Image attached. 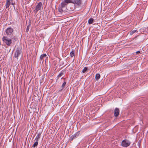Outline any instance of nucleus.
<instances>
[{
    "label": "nucleus",
    "instance_id": "7ed1b4c3",
    "mask_svg": "<svg viewBox=\"0 0 148 148\" xmlns=\"http://www.w3.org/2000/svg\"><path fill=\"white\" fill-rule=\"evenodd\" d=\"M14 29L11 27H8L5 30V32L7 35L6 36L12 37L15 36L13 35Z\"/></svg>",
    "mask_w": 148,
    "mask_h": 148
},
{
    "label": "nucleus",
    "instance_id": "f257e3e1",
    "mask_svg": "<svg viewBox=\"0 0 148 148\" xmlns=\"http://www.w3.org/2000/svg\"><path fill=\"white\" fill-rule=\"evenodd\" d=\"M3 42L5 43L8 46H10L12 42H14L17 40L16 36H14L12 37L8 36H3L2 38Z\"/></svg>",
    "mask_w": 148,
    "mask_h": 148
},
{
    "label": "nucleus",
    "instance_id": "4be33fe9",
    "mask_svg": "<svg viewBox=\"0 0 148 148\" xmlns=\"http://www.w3.org/2000/svg\"><path fill=\"white\" fill-rule=\"evenodd\" d=\"M66 82H64L63 83V84H62L61 86V87L62 88V89L61 90H62L64 88L65 86L66 85Z\"/></svg>",
    "mask_w": 148,
    "mask_h": 148
},
{
    "label": "nucleus",
    "instance_id": "bb28decb",
    "mask_svg": "<svg viewBox=\"0 0 148 148\" xmlns=\"http://www.w3.org/2000/svg\"><path fill=\"white\" fill-rule=\"evenodd\" d=\"M11 2H12L13 0H10Z\"/></svg>",
    "mask_w": 148,
    "mask_h": 148
},
{
    "label": "nucleus",
    "instance_id": "cd10ccee",
    "mask_svg": "<svg viewBox=\"0 0 148 148\" xmlns=\"http://www.w3.org/2000/svg\"><path fill=\"white\" fill-rule=\"evenodd\" d=\"M93 109H94V108ZM94 110H96L95 109H94Z\"/></svg>",
    "mask_w": 148,
    "mask_h": 148
},
{
    "label": "nucleus",
    "instance_id": "a878e982",
    "mask_svg": "<svg viewBox=\"0 0 148 148\" xmlns=\"http://www.w3.org/2000/svg\"><path fill=\"white\" fill-rule=\"evenodd\" d=\"M10 4H11L12 5H14V4H15V3H13L12 2L10 3Z\"/></svg>",
    "mask_w": 148,
    "mask_h": 148
},
{
    "label": "nucleus",
    "instance_id": "f8f14e48",
    "mask_svg": "<svg viewBox=\"0 0 148 148\" xmlns=\"http://www.w3.org/2000/svg\"><path fill=\"white\" fill-rule=\"evenodd\" d=\"M93 19L92 18H90L88 20V23L89 24H91L93 23Z\"/></svg>",
    "mask_w": 148,
    "mask_h": 148
},
{
    "label": "nucleus",
    "instance_id": "a211bd4d",
    "mask_svg": "<svg viewBox=\"0 0 148 148\" xmlns=\"http://www.w3.org/2000/svg\"><path fill=\"white\" fill-rule=\"evenodd\" d=\"M114 115L115 117H117L118 116L119 114V112H114Z\"/></svg>",
    "mask_w": 148,
    "mask_h": 148
},
{
    "label": "nucleus",
    "instance_id": "412c9836",
    "mask_svg": "<svg viewBox=\"0 0 148 148\" xmlns=\"http://www.w3.org/2000/svg\"><path fill=\"white\" fill-rule=\"evenodd\" d=\"M64 73L62 71L60 73L58 76L57 79L59 78L60 77H61L63 75Z\"/></svg>",
    "mask_w": 148,
    "mask_h": 148
},
{
    "label": "nucleus",
    "instance_id": "f3484780",
    "mask_svg": "<svg viewBox=\"0 0 148 148\" xmlns=\"http://www.w3.org/2000/svg\"><path fill=\"white\" fill-rule=\"evenodd\" d=\"M36 142L34 143V144L33 145L32 147H36L38 144V141L36 140Z\"/></svg>",
    "mask_w": 148,
    "mask_h": 148
},
{
    "label": "nucleus",
    "instance_id": "0eeeda50",
    "mask_svg": "<svg viewBox=\"0 0 148 148\" xmlns=\"http://www.w3.org/2000/svg\"><path fill=\"white\" fill-rule=\"evenodd\" d=\"M22 49L20 48H18L14 54V57L18 59V57L22 52Z\"/></svg>",
    "mask_w": 148,
    "mask_h": 148
},
{
    "label": "nucleus",
    "instance_id": "393cba45",
    "mask_svg": "<svg viewBox=\"0 0 148 148\" xmlns=\"http://www.w3.org/2000/svg\"><path fill=\"white\" fill-rule=\"evenodd\" d=\"M140 53V52L139 51H138L136 52V53Z\"/></svg>",
    "mask_w": 148,
    "mask_h": 148
},
{
    "label": "nucleus",
    "instance_id": "39448f33",
    "mask_svg": "<svg viewBox=\"0 0 148 148\" xmlns=\"http://www.w3.org/2000/svg\"><path fill=\"white\" fill-rule=\"evenodd\" d=\"M69 3H72L73 4H76L78 5H80L82 4V0H69Z\"/></svg>",
    "mask_w": 148,
    "mask_h": 148
},
{
    "label": "nucleus",
    "instance_id": "6e6552de",
    "mask_svg": "<svg viewBox=\"0 0 148 148\" xmlns=\"http://www.w3.org/2000/svg\"><path fill=\"white\" fill-rule=\"evenodd\" d=\"M80 134V131H78L75 134L73 135L71 137V139L72 140L73 139L77 137Z\"/></svg>",
    "mask_w": 148,
    "mask_h": 148
},
{
    "label": "nucleus",
    "instance_id": "20e7f679",
    "mask_svg": "<svg viewBox=\"0 0 148 148\" xmlns=\"http://www.w3.org/2000/svg\"><path fill=\"white\" fill-rule=\"evenodd\" d=\"M131 144V142L127 139L124 140L122 141L121 145L123 147H127L129 146Z\"/></svg>",
    "mask_w": 148,
    "mask_h": 148
},
{
    "label": "nucleus",
    "instance_id": "f03ea898",
    "mask_svg": "<svg viewBox=\"0 0 148 148\" xmlns=\"http://www.w3.org/2000/svg\"><path fill=\"white\" fill-rule=\"evenodd\" d=\"M69 0H64L62 2L61 5L58 8L59 12L63 14V13L69 12L68 9L66 8V6L69 3Z\"/></svg>",
    "mask_w": 148,
    "mask_h": 148
},
{
    "label": "nucleus",
    "instance_id": "423d86ee",
    "mask_svg": "<svg viewBox=\"0 0 148 148\" xmlns=\"http://www.w3.org/2000/svg\"><path fill=\"white\" fill-rule=\"evenodd\" d=\"M42 2H39L36 6L35 9L34 10V12L36 14L38 11L40 10L42 7Z\"/></svg>",
    "mask_w": 148,
    "mask_h": 148
},
{
    "label": "nucleus",
    "instance_id": "dca6fc26",
    "mask_svg": "<svg viewBox=\"0 0 148 148\" xmlns=\"http://www.w3.org/2000/svg\"><path fill=\"white\" fill-rule=\"evenodd\" d=\"M46 56H47V55H46V54H44L42 55H41V56L40 57V59L41 60H42Z\"/></svg>",
    "mask_w": 148,
    "mask_h": 148
},
{
    "label": "nucleus",
    "instance_id": "9d476101",
    "mask_svg": "<svg viewBox=\"0 0 148 148\" xmlns=\"http://www.w3.org/2000/svg\"><path fill=\"white\" fill-rule=\"evenodd\" d=\"M75 9V4H73L71 5H70V9H68V11H72L73 10Z\"/></svg>",
    "mask_w": 148,
    "mask_h": 148
},
{
    "label": "nucleus",
    "instance_id": "aec40b11",
    "mask_svg": "<svg viewBox=\"0 0 148 148\" xmlns=\"http://www.w3.org/2000/svg\"><path fill=\"white\" fill-rule=\"evenodd\" d=\"M88 70V67H85L83 70L82 71V72L83 73H84L86 72Z\"/></svg>",
    "mask_w": 148,
    "mask_h": 148
},
{
    "label": "nucleus",
    "instance_id": "2eb2a0df",
    "mask_svg": "<svg viewBox=\"0 0 148 148\" xmlns=\"http://www.w3.org/2000/svg\"><path fill=\"white\" fill-rule=\"evenodd\" d=\"M74 51L73 50H72L71 52L70 53V55L71 57H72L74 56Z\"/></svg>",
    "mask_w": 148,
    "mask_h": 148
},
{
    "label": "nucleus",
    "instance_id": "1a4fd4ad",
    "mask_svg": "<svg viewBox=\"0 0 148 148\" xmlns=\"http://www.w3.org/2000/svg\"><path fill=\"white\" fill-rule=\"evenodd\" d=\"M147 28L146 27L142 28L140 29V32L142 33H146L147 32Z\"/></svg>",
    "mask_w": 148,
    "mask_h": 148
},
{
    "label": "nucleus",
    "instance_id": "9b49d317",
    "mask_svg": "<svg viewBox=\"0 0 148 148\" xmlns=\"http://www.w3.org/2000/svg\"><path fill=\"white\" fill-rule=\"evenodd\" d=\"M6 3L5 5L6 7V8H8L10 6V0H6Z\"/></svg>",
    "mask_w": 148,
    "mask_h": 148
},
{
    "label": "nucleus",
    "instance_id": "6ab92c4d",
    "mask_svg": "<svg viewBox=\"0 0 148 148\" xmlns=\"http://www.w3.org/2000/svg\"><path fill=\"white\" fill-rule=\"evenodd\" d=\"M135 32H138L137 30H133L130 32V35H132Z\"/></svg>",
    "mask_w": 148,
    "mask_h": 148
},
{
    "label": "nucleus",
    "instance_id": "5701e85b",
    "mask_svg": "<svg viewBox=\"0 0 148 148\" xmlns=\"http://www.w3.org/2000/svg\"><path fill=\"white\" fill-rule=\"evenodd\" d=\"M29 25H28L27 26V29H26V31L28 32L29 29Z\"/></svg>",
    "mask_w": 148,
    "mask_h": 148
},
{
    "label": "nucleus",
    "instance_id": "ddd939ff",
    "mask_svg": "<svg viewBox=\"0 0 148 148\" xmlns=\"http://www.w3.org/2000/svg\"><path fill=\"white\" fill-rule=\"evenodd\" d=\"M100 77V75L99 73L97 74L95 76V79L98 80Z\"/></svg>",
    "mask_w": 148,
    "mask_h": 148
},
{
    "label": "nucleus",
    "instance_id": "b1692460",
    "mask_svg": "<svg viewBox=\"0 0 148 148\" xmlns=\"http://www.w3.org/2000/svg\"><path fill=\"white\" fill-rule=\"evenodd\" d=\"M114 111H119V109L118 108H116Z\"/></svg>",
    "mask_w": 148,
    "mask_h": 148
},
{
    "label": "nucleus",
    "instance_id": "4468645a",
    "mask_svg": "<svg viewBox=\"0 0 148 148\" xmlns=\"http://www.w3.org/2000/svg\"><path fill=\"white\" fill-rule=\"evenodd\" d=\"M41 134V133H39L38 134L35 139V140H38V139L40 138V135Z\"/></svg>",
    "mask_w": 148,
    "mask_h": 148
}]
</instances>
